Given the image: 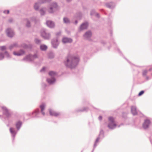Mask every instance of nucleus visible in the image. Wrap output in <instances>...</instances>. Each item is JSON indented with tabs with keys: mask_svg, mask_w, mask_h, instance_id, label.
I'll return each instance as SVG.
<instances>
[{
	"mask_svg": "<svg viewBox=\"0 0 152 152\" xmlns=\"http://www.w3.org/2000/svg\"><path fill=\"white\" fill-rule=\"evenodd\" d=\"M152 70V68H150V69H149V70H149V71H151Z\"/></svg>",
	"mask_w": 152,
	"mask_h": 152,
	"instance_id": "54",
	"label": "nucleus"
},
{
	"mask_svg": "<svg viewBox=\"0 0 152 152\" xmlns=\"http://www.w3.org/2000/svg\"><path fill=\"white\" fill-rule=\"evenodd\" d=\"M150 121L148 119L145 120L142 124V127L145 129H147L149 127L151 124Z\"/></svg>",
	"mask_w": 152,
	"mask_h": 152,
	"instance_id": "8",
	"label": "nucleus"
},
{
	"mask_svg": "<svg viewBox=\"0 0 152 152\" xmlns=\"http://www.w3.org/2000/svg\"><path fill=\"white\" fill-rule=\"evenodd\" d=\"M14 34H15L13 30L10 28V38L12 37Z\"/></svg>",
	"mask_w": 152,
	"mask_h": 152,
	"instance_id": "33",
	"label": "nucleus"
},
{
	"mask_svg": "<svg viewBox=\"0 0 152 152\" xmlns=\"http://www.w3.org/2000/svg\"><path fill=\"white\" fill-rule=\"evenodd\" d=\"M79 61V59L78 57L69 55L66 58L64 63L67 68L74 69L77 67Z\"/></svg>",
	"mask_w": 152,
	"mask_h": 152,
	"instance_id": "1",
	"label": "nucleus"
},
{
	"mask_svg": "<svg viewBox=\"0 0 152 152\" xmlns=\"http://www.w3.org/2000/svg\"><path fill=\"white\" fill-rule=\"evenodd\" d=\"M95 13V11L94 10H92L91 11L90 14L91 15H93Z\"/></svg>",
	"mask_w": 152,
	"mask_h": 152,
	"instance_id": "42",
	"label": "nucleus"
},
{
	"mask_svg": "<svg viewBox=\"0 0 152 152\" xmlns=\"http://www.w3.org/2000/svg\"><path fill=\"white\" fill-rule=\"evenodd\" d=\"M150 140L152 144V135L150 137Z\"/></svg>",
	"mask_w": 152,
	"mask_h": 152,
	"instance_id": "46",
	"label": "nucleus"
},
{
	"mask_svg": "<svg viewBox=\"0 0 152 152\" xmlns=\"http://www.w3.org/2000/svg\"><path fill=\"white\" fill-rule=\"evenodd\" d=\"M92 35V33L91 31H89L86 32L83 35L84 38L88 40H90Z\"/></svg>",
	"mask_w": 152,
	"mask_h": 152,
	"instance_id": "11",
	"label": "nucleus"
},
{
	"mask_svg": "<svg viewBox=\"0 0 152 152\" xmlns=\"http://www.w3.org/2000/svg\"><path fill=\"white\" fill-rule=\"evenodd\" d=\"M7 36L10 37V28H8L6 31Z\"/></svg>",
	"mask_w": 152,
	"mask_h": 152,
	"instance_id": "36",
	"label": "nucleus"
},
{
	"mask_svg": "<svg viewBox=\"0 0 152 152\" xmlns=\"http://www.w3.org/2000/svg\"><path fill=\"white\" fill-rule=\"evenodd\" d=\"M131 111L132 114L134 115H136L138 113V112L137 110L136 107L135 106H131Z\"/></svg>",
	"mask_w": 152,
	"mask_h": 152,
	"instance_id": "13",
	"label": "nucleus"
},
{
	"mask_svg": "<svg viewBox=\"0 0 152 152\" xmlns=\"http://www.w3.org/2000/svg\"><path fill=\"white\" fill-rule=\"evenodd\" d=\"M104 137L105 136L104 130L103 129H100L99 134L95 141L94 144V149L92 152H93L94 149L97 145L99 142H100Z\"/></svg>",
	"mask_w": 152,
	"mask_h": 152,
	"instance_id": "4",
	"label": "nucleus"
},
{
	"mask_svg": "<svg viewBox=\"0 0 152 152\" xmlns=\"http://www.w3.org/2000/svg\"><path fill=\"white\" fill-rule=\"evenodd\" d=\"M3 12L5 14H8L10 12V11L9 10H5L3 11Z\"/></svg>",
	"mask_w": 152,
	"mask_h": 152,
	"instance_id": "40",
	"label": "nucleus"
},
{
	"mask_svg": "<svg viewBox=\"0 0 152 152\" xmlns=\"http://www.w3.org/2000/svg\"><path fill=\"white\" fill-rule=\"evenodd\" d=\"M146 77V79L147 80H148L149 79V77L148 76H145Z\"/></svg>",
	"mask_w": 152,
	"mask_h": 152,
	"instance_id": "49",
	"label": "nucleus"
},
{
	"mask_svg": "<svg viewBox=\"0 0 152 152\" xmlns=\"http://www.w3.org/2000/svg\"><path fill=\"white\" fill-rule=\"evenodd\" d=\"M10 22H11L12 21V19L10 18Z\"/></svg>",
	"mask_w": 152,
	"mask_h": 152,
	"instance_id": "56",
	"label": "nucleus"
},
{
	"mask_svg": "<svg viewBox=\"0 0 152 152\" xmlns=\"http://www.w3.org/2000/svg\"><path fill=\"white\" fill-rule=\"evenodd\" d=\"M30 20L31 21H34L35 22H36L37 21L36 17L35 16L31 17L30 18Z\"/></svg>",
	"mask_w": 152,
	"mask_h": 152,
	"instance_id": "35",
	"label": "nucleus"
},
{
	"mask_svg": "<svg viewBox=\"0 0 152 152\" xmlns=\"http://www.w3.org/2000/svg\"><path fill=\"white\" fill-rule=\"evenodd\" d=\"M4 54H7L9 55V54H8V52L7 51H5L4 53Z\"/></svg>",
	"mask_w": 152,
	"mask_h": 152,
	"instance_id": "51",
	"label": "nucleus"
},
{
	"mask_svg": "<svg viewBox=\"0 0 152 152\" xmlns=\"http://www.w3.org/2000/svg\"><path fill=\"white\" fill-rule=\"evenodd\" d=\"M51 0H39V3L41 4L45 3L46 2H49Z\"/></svg>",
	"mask_w": 152,
	"mask_h": 152,
	"instance_id": "31",
	"label": "nucleus"
},
{
	"mask_svg": "<svg viewBox=\"0 0 152 152\" xmlns=\"http://www.w3.org/2000/svg\"><path fill=\"white\" fill-rule=\"evenodd\" d=\"M42 87L43 88H44L46 87V86H47V85L45 83H42Z\"/></svg>",
	"mask_w": 152,
	"mask_h": 152,
	"instance_id": "43",
	"label": "nucleus"
},
{
	"mask_svg": "<svg viewBox=\"0 0 152 152\" xmlns=\"http://www.w3.org/2000/svg\"><path fill=\"white\" fill-rule=\"evenodd\" d=\"M45 8H42L40 9L39 12L41 15H44L45 14Z\"/></svg>",
	"mask_w": 152,
	"mask_h": 152,
	"instance_id": "27",
	"label": "nucleus"
},
{
	"mask_svg": "<svg viewBox=\"0 0 152 152\" xmlns=\"http://www.w3.org/2000/svg\"><path fill=\"white\" fill-rule=\"evenodd\" d=\"M102 117L101 116H100L99 117V119L100 120H101L102 119Z\"/></svg>",
	"mask_w": 152,
	"mask_h": 152,
	"instance_id": "48",
	"label": "nucleus"
},
{
	"mask_svg": "<svg viewBox=\"0 0 152 152\" xmlns=\"http://www.w3.org/2000/svg\"><path fill=\"white\" fill-rule=\"evenodd\" d=\"M2 117H3V116H1V115H0V117H1V119H2Z\"/></svg>",
	"mask_w": 152,
	"mask_h": 152,
	"instance_id": "57",
	"label": "nucleus"
},
{
	"mask_svg": "<svg viewBox=\"0 0 152 152\" xmlns=\"http://www.w3.org/2000/svg\"><path fill=\"white\" fill-rule=\"evenodd\" d=\"M40 114L39 109H37L34 110L32 113H29L27 114V115L28 116H31V115H33L32 117L34 118H38L39 117V115Z\"/></svg>",
	"mask_w": 152,
	"mask_h": 152,
	"instance_id": "7",
	"label": "nucleus"
},
{
	"mask_svg": "<svg viewBox=\"0 0 152 152\" xmlns=\"http://www.w3.org/2000/svg\"><path fill=\"white\" fill-rule=\"evenodd\" d=\"M11 115V112H10V116Z\"/></svg>",
	"mask_w": 152,
	"mask_h": 152,
	"instance_id": "60",
	"label": "nucleus"
},
{
	"mask_svg": "<svg viewBox=\"0 0 152 152\" xmlns=\"http://www.w3.org/2000/svg\"><path fill=\"white\" fill-rule=\"evenodd\" d=\"M144 92V91H142L139 92L138 94V95L139 96H140L143 94Z\"/></svg>",
	"mask_w": 152,
	"mask_h": 152,
	"instance_id": "41",
	"label": "nucleus"
},
{
	"mask_svg": "<svg viewBox=\"0 0 152 152\" xmlns=\"http://www.w3.org/2000/svg\"><path fill=\"white\" fill-rule=\"evenodd\" d=\"M117 50H118V52H120V50H119V49H118H118H117Z\"/></svg>",
	"mask_w": 152,
	"mask_h": 152,
	"instance_id": "55",
	"label": "nucleus"
},
{
	"mask_svg": "<svg viewBox=\"0 0 152 152\" xmlns=\"http://www.w3.org/2000/svg\"><path fill=\"white\" fill-rule=\"evenodd\" d=\"M35 42L36 44H40L41 41V40L36 38L35 39Z\"/></svg>",
	"mask_w": 152,
	"mask_h": 152,
	"instance_id": "32",
	"label": "nucleus"
},
{
	"mask_svg": "<svg viewBox=\"0 0 152 152\" xmlns=\"http://www.w3.org/2000/svg\"><path fill=\"white\" fill-rule=\"evenodd\" d=\"M88 25V24L87 22H85L83 23L80 26V30L81 31L87 28Z\"/></svg>",
	"mask_w": 152,
	"mask_h": 152,
	"instance_id": "16",
	"label": "nucleus"
},
{
	"mask_svg": "<svg viewBox=\"0 0 152 152\" xmlns=\"http://www.w3.org/2000/svg\"><path fill=\"white\" fill-rule=\"evenodd\" d=\"M48 56L49 58L52 59L54 57V54L53 52H50L48 53Z\"/></svg>",
	"mask_w": 152,
	"mask_h": 152,
	"instance_id": "24",
	"label": "nucleus"
},
{
	"mask_svg": "<svg viewBox=\"0 0 152 152\" xmlns=\"http://www.w3.org/2000/svg\"><path fill=\"white\" fill-rule=\"evenodd\" d=\"M6 49V47L5 46H0V50L1 51H4Z\"/></svg>",
	"mask_w": 152,
	"mask_h": 152,
	"instance_id": "39",
	"label": "nucleus"
},
{
	"mask_svg": "<svg viewBox=\"0 0 152 152\" xmlns=\"http://www.w3.org/2000/svg\"><path fill=\"white\" fill-rule=\"evenodd\" d=\"M49 112L50 115L51 116L57 117L60 115V113L56 112L52 109H50Z\"/></svg>",
	"mask_w": 152,
	"mask_h": 152,
	"instance_id": "12",
	"label": "nucleus"
},
{
	"mask_svg": "<svg viewBox=\"0 0 152 152\" xmlns=\"http://www.w3.org/2000/svg\"><path fill=\"white\" fill-rule=\"evenodd\" d=\"M57 73L54 71H50L49 72V75L50 76L52 77H54L57 75Z\"/></svg>",
	"mask_w": 152,
	"mask_h": 152,
	"instance_id": "23",
	"label": "nucleus"
},
{
	"mask_svg": "<svg viewBox=\"0 0 152 152\" xmlns=\"http://www.w3.org/2000/svg\"><path fill=\"white\" fill-rule=\"evenodd\" d=\"M34 9L36 10H37L39 8V4L38 3H36L34 6Z\"/></svg>",
	"mask_w": 152,
	"mask_h": 152,
	"instance_id": "30",
	"label": "nucleus"
},
{
	"mask_svg": "<svg viewBox=\"0 0 152 152\" xmlns=\"http://www.w3.org/2000/svg\"><path fill=\"white\" fill-rule=\"evenodd\" d=\"M17 44L16 42H15L13 43L12 45H10V49L13 48V47H14L17 46Z\"/></svg>",
	"mask_w": 152,
	"mask_h": 152,
	"instance_id": "37",
	"label": "nucleus"
},
{
	"mask_svg": "<svg viewBox=\"0 0 152 152\" xmlns=\"http://www.w3.org/2000/svg\"><path fill=\"white\" fill-rule=\"evenodd\" d=\"M22 122L19 120L16 122L15 123L16 129L14 128L10 127V133L11 134L13 142H14L15 137L17 134L22 127Z\"/></svg>",
	"mask_w": 152,
	"mask_h": 152,
	"instance_id": "2",
	"label": "nucleus"
},
{
	"mask_svg": "<svg viewBox=\"0 0 152 152\" xmlns=\"http://www.w3.org/2000/svg\"><path fill=\"white\" fill-rule=\"evenodd\" d=\"M105 5L107 7L111 9L113 8L115 6V4L112 2L107 3Z\"/></svg>",
	"mask_w": 152,
	"mask_h": 152,
	"instance_id": "17",
	"label": "nucleus"
},
{
	"mask_svg": "<svg viewBox=\"0 0 152 152\" xmlns=\"http://www.w3.org/2000/svg\"><path fill=\"white\" fill-rule=\"evenodd\" d=\"M151 75H152V73Z\"/></svg>",
	"mask_w": 152,
	"mask_h": 152,
	"instance_id": "63",
	"label": "nucleus"
},
{
	"mask_svg": "<svg viewBox=\"0 0 152 152\" xmlns=\"http://www.w3.org/2000/svg\"><path fill=\"white\" fill-rule=\"evenodd\" d=\"M63 21L64 23L66 24H69L70 23V20L68 18L66 17L64 18Z\"/></svg>",
	"mask_w": 152,
	"mask_h": 152,
	"instance_id": "28",
	"label": "nucleus"
},
{
	"mask_svg": "<svg viewBox=\"0 0 152 152\" xmlns=\"http://www.w3.org/2000/svg\"><path fill=\"white\" fill-rule=\"evenodd\" d=\"M72 0H66V1L68 2H70Z\"/></svg>",
	"mask_w": 152,
	"mask_h": 152,
	"instance_id": "53",
	"label": "nucleus"
},
{
	"mask_svg": "<svg viewBox=\"0 0 152 152\" xmlns=\"http://www.w3.org/2000/svg\"><path fill=\"white\" fill-rule=\"evenodd\" d=\"M56 81V79L54 77H51L50 78H48L47 79V82L50 85H52L55 83Z\"/></svg>",
	"mask_w": 152,
	"mask_h": 152,
	"instance_id": "14",
	"label": "nucleus"
},
{
	"mask_svg": "<svg viewBox=\"0 0 152 152\" xmlns=\"http://www.w3.org/2000/svg\"><path fill=\"white\" fill-rule=\"evenodd\" d=\"M27 45L26 44H24V46H23V48H25L26 47H27Z\"/></svg>",
	"mask_w": 152,
	"mask_h": 152,
	"instance_id": "50",
	"label": "nucleus"
},
{
	"mask_svg": "<svg viewBox=\"0 0 152 152\" xmlns=\"http://www.w3.org/2000/svg\"><path fill=\"white\" fill-rule=\"evenodd\" d=\"M51 43L52 46L55 48H57L59 43L57 38H55L52 40Z\"/></svg>",
	"mask_w": 152,
	"mask_h": 152,
	"instance_id": "10",
	"label": "nucleus"
},
{
	"mask_svg": "<svg viewBox=\"0 0 152 152\" xmlns=\"http://www.w3.org/2000/svg\"><path fill=\"white\" fill-rule=\"evenodd\" d=\"M25 52L23 50H20L18 52H14L13 54L14 55L17 56H20L23 55L24 53Z\"/></svg>",
	"mask_w": 152,
	"mask_h": 152,
	"instance_id": "18",
	"label": "nucleus"
},
{
	"mask_svg": "<svg viewBox=\"0 0 152 152\" xmlns=\"http://www.w3.org/2000/svg\"><path fill=\"white\" fill-rule=\"evenodd\" d=\"M61 34V32H58L56 33V35L57 36H58L60 35Z\"/></svg>",
	"mask_w": 152,
	"mask_h": 152,
	"instance_id": "45",
	"label": "nucleus"
},
{
	"mask_svg": "<svg viewBox=\"0 0 152 152\" xmlns=\"http://www.w3.org/2000/svg\"><path fill=\"white\" fill-rule=\"evenodd\" d=\"M148 71L147 70H144L143 71L142 75L143 76H146L147 73H148Z\"/></svg>",
	"mask_w": 152,
	"mask_h": 152,
	"instance_id": "34",
	"label": "nucleus"
},
{
	"mask_svg": "<svg viewBox=\"0 0 152 152\" xmlns=\"http://www.w3.org/2000/svg\"><path fill=\"white\" fill-rule=\"evenodd\" d=\"M95 15L97 17L99 18V15L98 13H96L95 14Z\"/></svg>",
	"mask_w": 152,
	"mask_h": 152,
	"instance_id": "47",
	"label": "nucleus"
},
{
	"mask_svg": "<svg viewBox=\"0 0 152 152\" xmlns=\"http://www.w3.org/2000/svg\"><path fill=\"white\" fill-rule=\"evenodd\" d=\"M42 37L45 39H49L50 38V34L47 32L45 30H43L41 33Z\"/></svg>",
	"mask_w": 152,
	"mask_h": 152,
	"instance_id": "9",
	"label": "nucleus"
},
{
	"mask_svg": "<svg viewBox=\"0 0 152 152\" xmlns=\"http://www.w3.org/2000/svg\"><path fill=\"white\" fill-rule=\"evenodd\" d=\"M120 125H119L118 126V127H120Z\"/></svg>",
	"mask_w": 152,
	"mask_h": 152,
	"instance_id": "58",
	"label": "nucleus"
},
{
	"mask_svg": "<svg viewBox=\"0 0 152 152\" xmlns=\"http://www.w3.org/2000/svg\"><path fill=\"white\" fill-rule=\"evenodd\" d=\"M89 110V108L88 107H84L82 109H76L75 111L76 112H83L84 111H88Z\"/></svg>",
	"mask_w": 152,
	"mask_h": 152,
	"instance_id": "20",
	"label": "nucleus"
},
{
	"mask_svg": "<svg viewBox=\"0 0 152 152\" xmlns=\"http://www.w3.org/2000/svg\"><path fill=\"white\" fill-rule=\"evenodd\" d=\"M4 58V54L1 52H0V60H2Z\"/></svg>",
	"mask_w": 152,
	"mask_h": 152,
	"instance_id": "38",
	"label": "nucleus"
},
{
	"mask_svg": "<svg viewBox=\"0 0 152 152\" xmlns=\"http://www.w3.org/2000/svg\"><path fill=\"white\" fill-rule=\"evenodd\" d=\"M3 113L2 120L8 127L10 124V112L7 108L4 106L1 107Z\"/></svg>",
	"mask_w": 152,
	"mask_h": 152,
	"instance_id": "3",
	"label": "nucleus"
},
{
	"mask_svg": "<svg viewBox=\"0 0 152 152\" xmlns=\"http://www.w3.org/2000/svg\"><path fill=\"white\" fill-rule=\"evenodd\" d=\"M45 67H43L40 70V72H42L43 71H45Z\"/></svg>",
	"mask_w": 152,
	"mask_h": 152,
	"instance_id": "44",
	"label": "nucleus"
},
{
	"mask_svg": "<svg viewBox=\"0 0 152 152\" xmlns=\"http://www.w3.org/2000/svg\"><path fill=\"white\" fill-rule=\"evenodd\" d=\"M123 124H121V125H122Z\"/></svg>",
	"mask_w": 152,
	"mask_h": 152,
	"instance_id": "61",
	"label": "nucleus"
},
{
	"mask_svg": "<svg viewBox=\"0 0 152 152\" xmlns=\"http://www.w3.org/2000/svg\"><path fill=\"white\" fill-rule=\"evenodd\" d=\"M8 21H10V19L8 20Z\"/></svg>",
	"mask_w": 152,
	"mask_h": 152,
	"instance_id": "62",
	"label": "nucleus"
},
{
	"mask_svg": "<svg viewBox=\"0 0 152 152\" xmlns=\"http://www.w3.org/2000/svg\"><path fill=\"white\" fill-rule=\"evenodd\" d=\"M1 31L2 30V28H1Z\"/></svg>",
	"mask_w": 152,
	"mask_h": 152,
	"instance_id": "59",
	"label": "nucleus"
},
{
	"mask_svg": "<svg viewBox=\"0 0 152 152\" xmlns=\"http://www.w3.org/2000/svg\"><path fill=\"white\" fill-rule=\"evenodd\" d=\"M30 55L31 56L32 61H34V60L38 58V56L37 53H35L33 55L30 54Z\"/></svg>",
	"mask_w": 152,
	"mask_h": 152,
	"instance_id": "25",
	"label": "nucleus"
},
{
	"mask_svg": "<svg viewBox=\"0 0 152 152\" xmlns=\"http://www.w3.org/2000/svg\"><path fill=\"white\" fill-rule=\"evenodd\" d=\"M62 41L64 43H71L72 42V40L71 38L67 37H64L62 39Z\"/></svg>",
	"mask_w": 152,
	"mask_h": 152,
	"instance_id": "19",
	"label": "nucleus"
},
{
	"mask_svg": "<svg viewBox=\"0 0 152 152\" xmlns=\"http://www.w3.org/2000/svg\"><path fill=\"white\" fill-rule=\"evenodd\" d=\"M77 23H78L77 21V20H76L75 21V24H77Z\"/></svg>",
	"mask_w": 152,
	"mask_h": 152,
	"instance_id": "52",
	"label": "nucleus"
},
{
	"mask_svg": "<svg viewBox=\"0 0 152 152\" xmlns=\"http://www.w3.org/2000/svg\"><path fill=\"white\" fill-rule=\"evenodd\" d=\"M108 123L107 127L109 129L113 130L116 128L117 126L115 121V118L111 116L109 117L108 119Z\"/></svg>",
	"mask_w": 152,
	"mask_h": 152,
	"instance_id": "5",
	"label": "nucleus"
},
{
	"mask_svg": "<svg viewBox=\"0 0 152 152\" xmlns=\"http://www.w3.org/2000/svg\"><path fill=\"white\" fill-rule=\"evenodd\" d=\"M40 47L41 50L43 51L46 50L47 48V46L45 45H40Z\"/></svg>",
	"mask_w": 152,
	"mask_h": 152,
	"instance_id": "26",
	"label": "nucleus"
},
{
	"mask_svg": "<svg viewBox=\"0 0 152 152\" xmlns=\"http://www.w3.org/2000/svg\"><path fill=\"white\" fill-rule=\"evenodd\" d=\"M59 7L57 3L53 2L50 5V7L48 9V12L52 13L58 9Z\"/></svg>",
	"mask_w": 152,
	"mask_h": 152,
	"instance_id": "6",
	"label": "nucleus"
},
{
	"mask_svg": "<svg viewBox=\"0 0 152 152\" xmlns=\"http://www.w3.org/2000/svg\"><path fill=\"white\" fill-rule=\"evenodd\" d=\"M22 61L29 62L32 61L30 54H29L24 57Z\"/></svg>",
	"mask_w": 152,
	"mask_h": 152,
	"instance_id": "15",
	"label": "nucleus"
},
{
	"mask_svg": "<svg viewBox=\"0 0 152 152\" xmlns=\"http://www.w3.org/2000/svg\"><path fill=\"white\" fill-rule=\"evenodd\" d=\"M26 26L27 27H29L31 26L30 22L29 21V20L28 19H26Z\"/></svg>",
	"mask_w": 152,
	"mask_h": 152,
	"instance_id": "29",
	"label": "nucleus"
},
{
	"mask_svg": "<svg viewBox=\"0 0 152 152\" xmlns=\"http://www.w3.org/2000/svg\"><path fill=\"white\" fill-rule=\"evenodd\" d=\"M46 23L47 26L50 28H53L54 26V23L51 21H47Z\"/></svg>",
	"mask_w": 152,
	"mask_h": 152,
	"instance_id": "21",
	"label": "nucleus"
},
{
	"mask_svg": "<svg viewBox=\"0 0 152 152\" xmlns=\"http://www.w3.org/2000/svg\"><path fill=\"white\" fill-rule=\"evenodd\" d=\"M45 103H42L40 106V107L41 109V112L42 114L43 115H45V113L43 111V110H44L45 109Z\"/></svg>",
	"mask_w": 152,
	"mask_h": 152,
	"instance_id": "22",
	"label": "nucleus"
}]
</instances>
